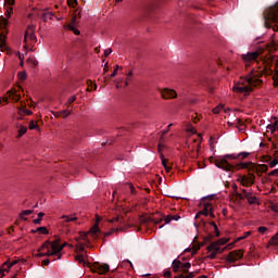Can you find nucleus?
<instances>
[{
  "label": "nucleus",
  "instance_id": "1",
  "mask_svg": "<svg viewBox=\"0 0 278 278\" xmlns=\"http://www.w3.org/2000/svg\"><path fill=\"white\" fill-rule=\"evenodd\" d=\"M264 76L262 71H250L249 75L241 79V83L235 85L232 90L237 93L249 94L254 88L261 87L264 84V80H261V77Z\"/></svg>",
  "mask_w": 278,
  "mask_h": 278
},
{
  "label": "nucleus",
  "instance_id": "2",
  "mask_svg": "<svg viewBox=\"0 0 278 278\" xmlns=\"http://www.w3.org/2000/svg\"><path fill=\"white\" fill-rule=\"evenodd\" d=\"M227 160H229V157L224 156L222 159L211 161V163H214L215 167H218V168H220L223 170H227V172H230L233 169H236V170L255 169V165L253 163H240L237 165H231V164H229V162Z\"/></svg>",
  "mask_w": 278,
  "mask_h": 278
},
{
  "label": "nucleus",
  "instance_id": "3",
  "mask_svg": "<svg viewBox=\"0 0 278 278\" xmlns=\"http://www.w3.org/2000/svg\"><path fill=\"white\" fill-rule=\"evenodd\" d=\"M265 17V27L270 29L273 28V31H278V2L273 5L268 7L264 13Z\"/></svg>",
  "mask_w": 278,
  "mask_h": 278
},
{
  "label": "nucleus",
  "instance_id": "4",
  "mask_svg": "<svg viewBox=\"0 0 278 278\" xmlns=\"http://www.w3.org/2000/svg\"><path fill=\"white\" fill-rule=\"evenodd\" d=\"M75 261L84 267L90 268L96 274L99 275H105L108 271H110V265L109 264H99L98 262H94L93 265L89 264L88 262H85L83 254H77L75 256Z\"/></svg>",
  "mask_w": 278,
  "mask_h": 278
},
{
  "label": "nucleus",
  "instance_id": "5",
  "mask_svg": "<svg viewBox=\"0 0 278 278\" xmlns=\"http://www.w3.org/2000/svg\"><path fill=\"white\" fill-rule=\"evenodd\" d=\"M67 247V242H64L62 245L59 243V241H46L43 245L40 247L39 252H43L45 249H52L54 253L58 254V260L62 258V250Z\"/></svg>",
  "mask_w": 278,
  "mask_h": 278
},
{
  "label": "nucleus",
  "instance_id": "6",
  "mask_svg": "<svg viewBox=\"0 0 278 278\" xmlns=\"http://www.w3.org/2000/svg\"><path fill=\"white\" fill-rule=\"evenodd\" d=\"M243 249H239V250H235L230 253H228L226 261L228 264H235L237 262H239L240 260H242L243 257Z\"/></svg>",
  "mask_w": 278,
  "mask_h": 278
},
{
  "label": "nucleus",
  "instance_id": "7",
  "mask_svg": "<svg viewBox=\"0 0 278 278\" xmlns=\"http://www.w3.org/2000/svg\"><path fill=\"white\" fill-rule=\"evenodd\" d=\"M258 56H260V52L254 51L248 54H242L241 59L244 61L245 67H249L257 61Z\"/></svg>",
  "mask_w": 278,
  "mask_h": 278
},
{
  "label": "nucleus",
  "instance_id": "8",
  "mask_svg": "<svg viewBox=\"0 0 278 278\" xmlns=\"http://www.w3.org/2000/svg\"><path fill=\"white\" fill-rule=\"evenodd\" d=\"M239 181H240L241 186L249 188L253 184H255V175H253V174H249V176L243 175L239 178Z\"/></svg>",
  "mask_w": 278,
  "mask_h": 278
},
{
  "label": "nucleus",
  "instance_id": "9",
  "mask_svg": "<svg viewBox=\"0 0 278 278\" xmlns=\"http://www.w3.org/2000/svg\"><path fill=\"white\" fill-rule=\"evenodd\" d=\"M62 219L64 220V224H70V223H76L77 225H80V215L79 214H72V215H63Z\"/></svg>",
  "mask_w": 278,
  "mask_h": 278
},
{
  "label": "nucleus",
  "instance_id": "10",
  "mask_svg": "<svg viewBox=\"0 0 278 278\" xmlns=\"http://www.w3.org/2000/svg\"><path fill=\"white\" fill-rule=\"evenodd\" d=\"M161 96H162V99H164V100H170V99L177 98V92L174 91L173 89L166 88L161 91Z\"/></svg>",
  "mask_w": 278,
  "mask_h": 278
},
{
  "label": "nucleus",
  "instance_id": "11",
  "mask_svg": "<svg viewBox=\"0 0 278 278\" xmlns=\"http://www.w3.org/2000/svg\"><path fill=\"white\" fill-rule=\"evenodd\" d=\"M268 52L273 53L276 52V50H278V37H276L275 35L271 37L270 42H268L266 45Z\"/></svg>",
  "mask_w": 278,
  "mask_h": 278
},
{
  "label": "nucleus",
  "instance_id": "12",
  "mask_svg": "<svg viewBox=\"0 0 278 278\" xmlns=\"http://www.w3.org/2000/svg\"><path fill=\"white\" fill-rule=\"evenodd\" d=\"M27 40L36 42V35L34 33V26H28L26 34L24 35V42L26 43Z\"/></svg>",
  "mask_w": 278,
  "mask_h": 278
},
{
  "label": "nucleus",
  "instance_id": "13",
  "mask_svg": "<svg viewBox=\"0 0 278 278\" xmlns=\"http://www.w3.org/2000/svg\"><path fill=\"white\" fill-rule=\"evenodd\" d=\"M102 218L98 215H96V224L92 228H90V235H92L93 238H98V235L101 232V229L98 226V223L101 222Z\"/></svg>",
  "mask_w": 278,
  "mask_h": 278
},
{
  "label": "nucleus",
  "instance_id": "14",
  "mask_svg": "<svg viewBox=\"0 0 278 278\" xmlns=\"http://www.w3.org/2000/svg\"><path fill=\"white\" fill-rule=\"evenodd\" d=\"M162 150H163V144L160 143L159 144V153L161 154L162 166H164L166 173H169V170H172V166L167 165V159L164 157Z\"/></svg>",
  "mask_w": 278,
  "mask_h": 278
},
{
  "label": "nucleus",
  "instance_id": "15",
  "mask_svg": "<svg viewBox=\"0 0 278 278\" xmlns=\"http://www.w3.org/2000/svg\"><path fill=\"white\" fill-rule=\"evenodd\" d=\"M46 252H40L39 254H37V257H51V256H59V254L53 251L51 248H45Z\"/></svg>",
  "mask_w": 278,
  "mask_h": 278
},
{
  "label": "nucleus",
  "instance_id": "16",
  "mask_svg": "<svg viewBox=\"0 0 278 278\" xmlns=\"http://www.w3.org/2000/svg\"><path fill=\"white\" fill-rule=\"evenodd\" d=\"M210 207H212V204L211 203H205L204 204V210L198 211V213L195 215V219H199L201 216L207 217L208 214H210Z\"/></svg>",
  "mask_w": 278,
  "mask_h": 278
},
{
  "label": "nucleus",
  "instance_id": "17",
  "mask_svg": "<svg viewBox=\"0 0 278 278\" xmlns=\"http://www.w3.org/2000/svg\"><path fill=\"white\" fill-rule=\"evenodd\" d=\"M109 224L115 225V227H121L124 224V218L119 216H115L113 218L108 219Z\"/></svg>",
  "mask_w": 278,
  "mask_h": 278
},
{
  "label": "nucleus",
  "instance_id": "18",
  "mask_svg": "<svg viewBox=\"0 0 278 278\" xmlns=\"http://www.w3.org/2000/svg\"><path fill=\"white\" fill-rule=\"evenodd\" d=\"M72 23H76V16H74L72 18ZM66 29L73 31V34H75L76 36L80 35V30H78L77 28L74 27V24H67V26H65Z\"/></svg>",
  "mask_w": 278,
  "mask_h": 278
},
{
  "label": "nucleus",
  "instance_id": "19",
  "mask_svg": "<svg viewBox=\"0 0 278 278\" xmlns=\"http://www.w3.org/2000/svg\"><path fill=\"white\" fill-rule=\"evenodd\" d=\"M249 156L248 152H241L237 156L235 154H226V159L228 160H236L238 157H241L242 160L247 159Z\"/></svg>",
  "mask_w": 278,
  "mask_h": 278
},
{
  "label": "nucleus",
  "instance_id": "20",
  "mask_svg": "<svg viewBox=\"0 0 278 278\" xmlns=\"http://www.w3.org/2000/svg\"><path fill=\"white\" fill-rule=\"evenodd\" d=\"M53 115L56 118L59 117L66 118L71 115V111H67V110L58 111V112H54Z\"/></svg>",
  "mask_w": 278,
  "mask_h": 278
},
{
  "label": "nucleus",
  "instance_id": "21",
  "mask_svg": "<svg viewBox=\"0 0 278 278\" xmlns=\"http://www.w3.org/2000/svg\"><path fill=\"white\" fill-rule=\"evenodd\" d=\"M173 270H174V273H182V266H181V262L180 261H177V260H175L174 262H173Z\"/></svg>",
  "mask_w": 278,
  "mask_h": 278
},
{
  "label": "nucleus",
  "instance_id": "22",
  "mask_svg": "<svg viewBox=\"0 0 278 278\" xmlns=\"http://www.w3.org/2000/svg\"><path fill=\"white\" fill-rule=\"evenodd\" d=\"M7 94H9V98L14 102H18L21 100V96L16 93V91H7Z\"/></svg>",
  "mask_w": 278,
  "mask_h": 278
},
{
  "label": "nucleus",
  "instance_id": "23",
  "mask_svg": "<svg viewBox=\"0 0 278 278\" xmlns=\"http://www.w3.org/2000/svg\"><path fill=\"white\" fill-rule=\"evenodd\" d=\"M54 16H55V13L53 12H43V14H41V20H43L45 22H48L49 20H53Z\"/></svg>",
  "mask_w": 278,
  "mask_h": 278
},
{
  "label": "nucleus",
  "instance_id": "24",
  "mask_svg": "<svg viewBox=\"0 0 278 278\" xmlns=\"http://www.w3.org/2000/svg\"><path fill=\"white\" fill-rule=\"evenodd\" d=\"M273 157H275V159H273V161H270V163L268 164L270 166V168H274L275 166L278 165V151H275L273 153Z\"/></svg>",
  "mask_w": 278,
  "mask_h": 278
},
{
  "label": "nucleus",
  "instance_id": "25",
  "mask_svg": "<svg viewBox=\"0 0 278 278\" xmlns=\"http://www.w3.org/2000/svg\"><path fill=\"white\" fill-rule=\"evenodd\" d=\"M163 220L165 222V225H168L169 223H172V215H168V216H166L164 219L163 218H160L159 220H155L154 219V224L155 225H160V224H162L163 223Z\"/></svg>",
  "mask_w": 278,
  "mask_h": 278
},
{
  "label": "nucleus",
  "instance_id": "26",
  "mask_svg": "<svg viewBox=\"0 0 278 278\" xmlns=\"http://www.w3.org/2000/svg\"><path fill=\"white\" fill-rule=\"evenodd\" d=\"M245 200H248L249 204H256L257 198L253 194H247Z\"/></svg>",
  "mask_w": 278,
  "mask_h": 278
},
{
  "label": "nucleus",
  "instance_id": "27",
  "mask_svg": "<svg viewBox=\"0 0 278 278\" xmlns=\"http://www.w3.org/2000/svg\"><path fill=\"white\" fill-rule=\"evenodd\" d=\"M236 127L237 129H239L240 132L244 131V123L242 122V119L237 118L236 119Z\"/></svg>",
  "mask_w": 278,
  "mask_h": 278
},
{
  "label": "nucleus",
  "instance_id": "28",
  "mask_svg": "<svg viewBox=\"0 0 278 278\" xmlns=\"http://www.w3.org/2000/svg\"><path fill=\"white\" fill-rule=\"evenodd\" d=\"M191 268V263L190 262H187V263H182L181 262V270L184 274H188L189 270Z\"/></svg>",
  "mask_w": 278,
  "mask_h": 278
},
{
  "label": "nucleus",
  "instance_id": "29",
  "mask_svg": "<svg viewBox=\"0 0 278 278\" xmlns=\"http://www.w3.org/2000/svg\"><path fill=\"white\" fill-rule=\"evenodd\" d=\"M13 266L9 264V261L2 263L1 265V270L4 271V273H9L10 271V268H12Z\"/></svg>",
  "mask_w": 278,
  "mask_h": 278
},
{
  "label": "nucleus",
  "instance_id": "30",
  "mask_svg": "<svg viewBox=\"0 0 278 278\" xmlns=\"http://www.w3.org/2000/svg\"><path fill=\"white\" fill-rule=\"evenodd\" d=\"M33 213H34V211H31V210L23 211L22 214H20V219L27 220V218L25 216H29Z\"/></svg>",
  "mask_w": 278,
  "mask_h": 278
},
{
  "label": "nucleus",
  "instance_id": "31",
  "mask_svg": "<svg viewBox=\"0 0 278 278\" xmlns=\"http://www.w3.org/2000/svg\"><path fill=\"white\" fill-rule=\"evenodd\" d=\"M34 233L36 232H40V235H48L49 233V230L47 227H39V228H36V230H33Z\"/></svg>",
  "mask_w": 278,
  "mask_h": 278
},
{
  "label": "nucleus",
  "instance_id": "32",
  "mask_svg": "<svg viewBox=\"0 0 278 278\" xmlns=\"http://www.w3.org/2000/svg\"><path fill=\"white\" fill-rule=\"evenodd\" d=\"M8 23H9L8 18H5L3 16L0 17V28L1 29H4L8 26Z\"/></svg>",
  "mask_w": 278,
  "mask_h": 278
},
{
  "label": "nucleus",
  "instance_id": "33",
  "mask_svg": "<svg viewBox=\"0 0 278 278\" xmlns=\"http://www.w3.org/2000/svg\"><path fill=\"white\" fill-rule=\"evenodd\" d=\"M5 34H0V48L5 49Z\"/></svg>",
  "mask_w": 278,
  "mask_h": 278
},
{
  "label": "nucleus",
  "instance_id": "34",
  "mask_svg": "<svg viewBox=\"0 0 278 278\" xmlns=\"http://www.w3.org/2000/svg\"><path fill=\"white\" fill-rule=\"evenodd\" d=\"M199 148H200V143H198L195 150H193V151L191 152L190 156H191L192 159H198V157H199Z\"/></svg>",
  "mask_w": 278,
  "mask_h": 278
},
{
  "label": "nucleus",
  "instance_id": "35",
  "mask_svg": "<svg viewBox=\"0 0 278 278\" xmlns=\"http://www.w3.org/2000/svg\"><path fill=\"white\" fill-rule=\"evenodd\" d=\"M43 216H45V213H43V212H40L39 215H38L39 218H36L35 220H33V223H34L35 225H40V224L42 223V217H43Z\"/></svg>",
  "mask_w": 278,
  "mask_h": 278
},
{
  "label": "nucleus",
  "instance_id": "36",
  "mask_svg": "<svg viewBox=\"0 0 278 278\" xmlns=\"http://www.w3.org/2000/svg\"><path fill=\"white\" fill-rule=\"evenodd\" d=\"M218 241H214V242H211V244L208 247H206V250L208 251H213L215 250L216 248H218Z\"/></svg>",
  "mask_w": 278,
  "mask_h": 278
},
{
  "label": "nucleus",
  "instance_id": "37",
  "mask_svg": "<svg viewBox=\"0 0 278 278\" xmlns=\"http://www.w3.org/2000/svg\"><path fill=\"white\" fill-rule=\"evenodd\" d=\"M27 132V128L25 126L20 127L17 138L23 137Z\"/></svg>",
  "mask_w": 278,
  "mask_h": 278
},
{
  "label": "nucleus",
  "instance_id": "38",
  "mask_svg": "<svg viewBox=\"0 0 278 278\" xmlns=\"http://www.w3.org/2000/svg\"><path fill=\"white\" fill-rule=\"evenodd\" d=\"M210 225H211L212 227H214L215 237H219V236H220V231H218V227H217L216 223H215V222H210Z\"/></svg>",
  "mask_w": 278,
  "mask_h": 278
},
{
  "label": "nucleus",
  "instance_id": "39",
  "mask_svg": "<svg viewBox=\"0 0 278 278\" xmlns=\"http://www.w3.org/2000/svg\"><path fill=\"white\" fill-rule=\"evenodd\" d=\"M270 244L275 245V247H278V233L273 236V238L270 239Z\"/></svg>",
  "mask_w": 278,
  "mask_h": 278
},
{
  "label": "nucleus",
  "instance_id": "40",
  "mask_svg": "<svg viewBox=\"0 0 278 278\" xmlns=\"http://www.w3.org/2000/svg\"><path fill=\"white\" fill-rule=\"evenodd\" d=\"M273 86L278 87V71L273 75Z\"/></svg>",
  "mask_w": 278,
  "mask_h": 278
},
{
  "label": "nucleus",
  "instance_id": "41",
  "mask_svg": "<svg viewBox=\"0 0 278 278\" xmlns=\"http://www.w3.org/2000/svg\"><path fill=\"white\" fill-rule=\"evenodd\" d=\"M126 187H128V189L130 190V194H132V195L137 194V190H136V188H134L132 184H128V185H126Z\"/></svg>",
  "mask_w": 278,
  "mask_h": 278
},
{
  "label": "nucleus",
  "instance_id": "42",
  "mask_svg": "<svg viewBox=\"0 0 278 278\" xmlns=\"http://www.w3.org/2000/svg\"><path fill=\"white\" fill-rule=\"evenodd\" d=\"M28 129H30V130L38 129V124H36V122L31 121V122L28 124Z\"/></svg>",
  "mask_w": 278,
  "mask_h": 278
},
{
  "label": "nucleus",
  "instance_id": "43",
  "mask_svg": "<svg viewBox=\"0 0 278 278\" xmlns=\"http://www.w3.org/2000/svg\"><path fill=\"white\" fill-rule=\"evenodd\" d=\"M119 70H123V67H119V65H116L115 66V70L113 71V73L111 74V78H114L117 74H118V71Z\"/></svg>",
  "mask_w": 278,
  "mask_h": 278
},
{
  "label": "nucleus",
  "instance_id": "44",
  "mask_svg": "<svg viewBox=\"0 0 278 278\" xmlns=\"http://www.w3.org/2000/svg\"><path fill=\"white\" fill-rule=\"evenodd\" d=\"M68 7L75 8L78 5V0H67Z\"/></svg>",
  "mask_w": 278,
  "mask_h": 278
},
{
  "label": "nucleus",
  "instance_id": "45",
  "mask_svg": "<svg viewBox=\"0 0 278 278\" xmlns=\"http://www.w3.org/2000/svg\"><path fill=\"white\" fill-rule=\"evenodd\" d=\"M12 13H13V8L9 7L4 14H5L7 18H10V16H12Z\"/></svg>",
  "mask_w": 278,
  "mask_h": 278
},
{
  "label": "nucleus",
  "instance_id": "46",
  "mask_svg": "<svg viewBox=\"0 0 278 278\" xmlns=\"http://www.w3.org/2000/svg\"><path fill=\"white\" fill-rule=\"evenodd\" d=\"M26 77H27V74H26V72H20L18 73V79L20 80H26Z\"/></svg>",
  "mask_w": 278,
  "mask_h": 278
},
{
  "label": "nucleus",
  "instance_id": "47",
  "mask_svg": "<svg viewBox=\"0 0 278 278\" xmlns=\"http://www.w3.org/2000/svg\"><path fill=\"white\" fill-rule=\"evenodd\" d=\"M80 238L81 240H84L85 242L89 243V239H88V233L87 232H80Z\"/></svg>",
  "mask_w": 278,
  "mask_h": 278
},
{
  "label": "nucleus",
  "instance_id": "48",
  "mask_svg": "<svg viewBox=\"0 0 278 278\" xmlns=\"http://www.w3.org/2000/svg\"><path fill=\"white\" fill-rule=\"evenodd\" d=\"M269 169V167L267 165H258V170H261L262 173H266Z\"/></svg>",
  "mask_w": 278,
  "mask_h": 278
},
{
  "label": "nucleus",
  "instance_id": "49",
  "mask_svg": "<svg viewBox=\"0 0 278 278\" xmlns=\"http://www.w3.org/2000/svg\"><path fill=\"white\" fill-rule=\"evenodd\" d=\"M28 64H31L33 67H36L39 63L35 59H28Z\"/></svg>",
  "mask_w": 278,
  "mask_h": 278
},
{
  "label": "nucleus",
  "instance_id": "50",
  "mask_svg": "<svg viewBox=\"0 0 278 278\" xmlns=\"http://www.w3.org/2000/svg\"><path fill=\"white\" fill-rule=\"evenodd\" d=\"M182 275H184V277H186V278H194V271H191V273H185V271H182Z\"/></svg>",
  "mask_w": 278,
  "mask_h": 278
},
{
  "label": "nucleus",
  "instance_id": "51",
  "mask_svg": "<svg viewBox=\"0 0 278 278\" xmlns=\"http://www.w3.org/2000/svg\"><path fill=\"white\" fill-rule=\"evenodd\" d=\"M75 101H76V96H73V97L68 98L67 105L71 106L72 103H74Z\"/></svg>",
  "mask_w": 278,
  "mask_h": 278
},
{
  "label": "nucleus",
  "instance_id": "52",
  "mask_svg": "<svg viewBox=\"0 0 278 278\" xmlns=\"http://www.w3.org/2000/svg\"><path fill=\"white\" fill-rule=\"evenodd\" d=\"M267 129H270L271 131L278 130V122H276L274 126H268Z\"/></svg>",
  "mask_w": 278,
  "mask_h": 278
},
{
  "label": "nucleus",
  "instance_id": "53",
  "mask_svg": "<svg viewBox=\"0 0 278 278\" xmlns=\"http://www.w3.org/2000/svg\"><path fill=\"white\" fill-rule=\"evenodd\" d=\"M88 84H90L89 87H88V91H92V88H93V90H97V85L92 86V81L91 80H88Z\"/></svg>",
  "mask_w": 278,
  "mask_h": 278
},
{
  "label": "nucleus",
  "instance_id": "54",
  "mask_svg": "<svg viewBox=\"0 0 278 278\" xmlns=\"http://www.w3.org/2000/svg\"><path fill=\"white\" fill-rule=\"evenodd\" d=\"M266 231H267V228H266V227H264V226L258 227V232H260L261 235H265Z\"/></svg>",
  "mask_w": 278,
  "mask_h": 278
},
{
  "label": "nucleus",
  "instance_id": "55",
  "mask_svg": "<svg viewBox=\"0 0 278 278\" xmlns=\"http://www.w3.org/2000/svg\"><path fill=\"white\" fill-rule=\"evenodd\" d=\"M195 227H205V222L202 219L200 223H194Z\"/></svg>",
  "mask_w": 278,
  "mask_h": 278
},
{
  "label": "nucleus",
  "instance_id": "56",
  "mask_svg": "<svg viewBox=\"0 0 278 278\" xmlns=\"http://www.w3.org/2000/svg\"><path fill=\"white\" fill-rule=\"evenodd\" d=\"M222 109H223V105H222V106L214 108V109H213V114H219Z\"/></svg>",
  "mask_w": 278,
  "mask_h": 278
},
{
  "label": "nucleus",
  "instance_id": "57",
  "mask_svg": "<svg viewBox=\"0 0 278 278\" xmlns=\"http://www.w3.org/2000/svg\"><path fill=\"white\" fill-rule=\"evenodd\" d=\"M76 249L79 252H84L85 251V245L84 244L76 245Z\"/></svg>",
  "mask_w": 278,
  "mask_h": 278
},
{
  "label": "nucleus",
  "instance_id": "58",
  "mask_svg": "<svg viewBox=\"0 0 278 278\" xmlns=\"http://www.w3.org/2000/svg\"><path fill=\"white\" fill-rule=\"evenodd\" d=\"M180 218H181L180 215H170V219L172 220H176L177 222V220H180Z\"/></svg>",
  "mask_w": 278,
  "mask_h": 278
},
{
  "label": "nucleus",
  "instance_id": "59",
  "mask_svg": "<svg viewBox=\"0 0 278 278\" xmlns=\"http://www.w3.org/2000/svg\"><path fill=\"white\" fill-rule=\"evenodd\" d=\"M217 254L218 253H216V252H211V254L208 255V258L214 260V258H216Z\"/></svg>",
  "mask_w": 278,
  "mask_h": 278
},
{
  "label": "nucleus",
  "instance_id": "60",
  "mask_svg": "<svg viewBox=\"0 0 278 278\" xmlns=\"http://www.w3.org/2000/svg\"><path fill=\"white\" fill-rule=\"evenodd\" d=\"M111 53H112V49L111 48L104 50V56H110Z\"/></svg>",
  "mask_w": 278,
  "mask_h": 278
},
{
  "label": "nucleus",
  "instance_id": "61",
  "mask_svg": "<svg viewBox=\"0 0 278 278\" xmlns=\"http://www.w3.org/2000/svg\"><path fill=\"white\" fill-rule=\"evenodd\" d=\"M212 251H213V253H217V254L222 253L220 247H216V249H214Z\"/></svg>",
  "mask_w": 278,
  "mask_h": 278
},
{
  "label": "nucleus",
  "instance_id": "62",
  "mask_svg": "<svg viewBox=\"0 0 278 278\" xmlns=\"http://www.w3.org/2000/svg\"><path fill=\"white\" fill-rule=\"evenodd\" d=\"M50 263H51V261H50L49 258H46V260L43 261V263H41V265L48 266Z\"/></svg>",
  "mask_w": 278,
  "mask_h": 278
},
{
  "label": "nucleus",
  "instance_id": "63",
  "mask_svg": "<svg viewBox=\"0 0 278 278\" xmlns=\"http://www.w3.org/2000/svg\"><path fill=\"white\" fill-rule=\"evenodd\" d=\"M218 242V245H224L227 243V240L226 239H220Z\"/></svg>",
  "mask_w": 278,
  "mask_h": 278
},
{
  "label": "nucleus",
  "instance_id": "64",
  "mask_svg": "<svg viewBox=\"0 0 278 278\" xmlns=\"http://www.w3.org/2000/svg\"><path fill=\"white\" fill-rule=\"evenodd\" d=\"M278 175V168H276L275 170L270 172L269 176H276Z\"/></svg>",
  "mask_w": 278,
  "mask_h": 278
}]
</instances>
